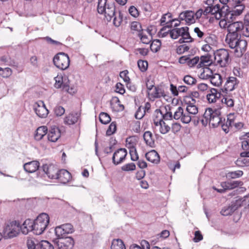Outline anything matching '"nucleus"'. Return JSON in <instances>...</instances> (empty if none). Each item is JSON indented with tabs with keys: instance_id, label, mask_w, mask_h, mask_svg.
<instances>
[{
	"instance_id": "f257e3e1",
	"label": "nucleus",
	"mask_w": 249,
	"mask_h": 249,
	"mask_svg": "<svg viewBox=\"0 0 249 249\" xmlns=\"http://www.w3.org/2000/svg\"><path fill=\"white\" fill-rule=\"evenodd\" d=\"M49 223L48 214L42 213L34 221L30 219L25 220L21 227V231L24 234H27L29 231H33L36 235H40L46 230Z\"/></svg>"
},
{
	"instance_id": "f03ea898",
	"label": "nucleus",
	"mask_w": 249,
	"mask_h": 249,
	"mask_svg": "<svg viewBox=\"0 0 249 249\" xmlns=\"http://www.w3.org/2000/svg\"><path fill=\"white\" fill-rule=\"evenodd\" d=\"M97 11L100 14H104L105 19L110 21L113 18V24L116 27H119L123 21V14L120 11L118 16L116 11L114 2H109L108 0H98Z\"/></svg>"
},
{
	"instance_id": "7ed1b4c3",
	"label": "nucleus",
	"mask_w": 249,
	"mask_h": 249,
	"mask_svg": "<svg viewBox=\"0 0 249 249\" xmlns=\"http://www.w3.org/2000/svg\"><path fill=\"white\" fill-rule=\"evenodd\" d=\"M245 9L244 4L235 5L232 8L229 7H225L223 6V9L221 13L218 14V18H221L220 22L222 23L225 21L224 27L227 25L228 23H231L236 18L240 16Z\"/></svg>"
},
{
	"instance_id": "20e7f679",
	"label": "nucleus",
	"mask_w": 249,
	"mask_h": 249,
	"mask_svg": "<svg viewBox=\"0 0 249 249\" xmlns=\"http://www.w3.org/2000/svg\"><path fill=\"white\" fill-rule=\"evenodd\" d=\"M203 117L205 119V123L208 122L213 127H216L222 123V121H225V119L221 117L219 109L213 110L211 108H206L203 114Z\"/></svg>"
},
{
	"instance_id": "39448f33",
	"label": "nucleus",
	"mask_w": 249,
	"mask_h": 249,
	"mask_svg": "<svg viewBox=\"0 0 249 249\" xmlns=\"http://www.w3.org/2000/svg\"><path fill=\"white\" fill-rule=\"evenodd\" d=\"M226 42L231 49H235L237 51L238 49L242 51L245 50V48L247 45L246 40L240 39V36L234 34L228 33L226 38Z\"/></svg>"
},
{
	"instance_id": "423d86ee",
	"label": "nucleus",
	"mask_w": 249,
	"mask_h": 249,
	"mask_svg": "<svg viewBox=\"0 0 249 249\" xmlns=\"http://www.w3.org/2000/svg\"><path fill=\"white\" fill-rule=\"evenodd\" d=\"M21 227L16 221L7 224L3 230V238L8 239L17 236L19 233Z\"/></svg>"
},
{
	"instance_id": "0eeeda50",
	"label": "nucleus",
	"mask_w": 249,
	"mask_h": 249,
	"mask_svg": "<svg viewBox=\"0 0 249 249\" xmlns=\"http://www.w3.org/2000/svg\"><path fill=\"white\" fill-rule=\"evenodd\" d=\"M54 65L60 70L67 69L70 65V58L68 55L64 53H59L53 59Z\"/></svg>"
},
{
	"instance_id": "6e6552de",
	"label": "nucleus",
	"mask_w": 249,
	"mask_h": 249,
	"mask_svg": "<svg viewBox=\"0 0 249 249\" xmlns=\"http://www.w3.org/2000/svg\"><path fill=\"white\" fill-rule=\"evenodd\" d=\"M214 55V62L221 67H225L228 63L229 54L228 51L224 49H219L214 52L213 50Z\"/></svg>"
},
{
	"instance_id": "1a4fd4ad",
	"label": "nucleus",
	"mask_w": 249,
	"mask_h": 249,
	"mask_svg": "<svg viewBox=\"0 0 249 249\" xmlns=\"http://www.w3.org/2000/svg\"><path fill=\"white\" fill-rule=\"evenodd\" d=\"M55 83L54 84V87L56 88H62V89L70 93L73 92V88H70V82L69 80L66 77H62L61 76L58 75L57 77L54 78Z\"/></svg>"
},
{
	"instance_id": "9d476101",
	"label": "nucleus",
	"mask_w": 249,
	"mask_h": 249,
	"mask_svg": "<svg viewBox=\"0 0 249 249\" xmlns=\"http://www.w3.org/2000/svg\"><path fill=\"white\" fill-rule=\"evenodd\" d=\"M59 238L56 242V246L58 249H72L74 245L73 239L71 237H64L63 236L58 237Z\"/></svg>"
},
{
	"instance_id": "9b49d317",
	"label": "nucleus",
	"mask_w": 249,
	"mask_h": 249,
	"mask_svg": "<svg viewBox=\"0 0 249 249\" xmlns=\"http://www.w3.org/2000/svg\"><path fill=\"white\" fill-rule=\"evenodd\" d=\"M34 110L36 114L41 118H46L49 113L44 102L41 101L35 103L34 105Z\"/></svg>"
},
{
	"instance_id": "f8f14e48",
	"label": "nucleus",
	"mask_w": 249,
	"mask_h": 249,
	"mask_svg": "<svg viewBox=\"0 0 249 249\" xmlns=\"http://www.w3.org/2000/svg\"><path fill=\"white\" fill-rule=\"evenodd\" d=\"M127 154V151L125 148H120L117 150L114 153L112 158L113 164L117 165L123 162Z\"/></svg>"
},
{
	"instance_id": "ddd939ff",
	"label": "nucleus",
	"mask_w": 249,
	"mask_h": 249,
	"mask_svg": "<svg viewBox=\"0 0 249 249\" xmlns=\"http://www.w3.org/2000/svg\"><path fill=\"white\" fill-rule=\"evenodd\" d=\"M173 117L175 120L181 119V122L184 124H188L193 120L188 113H184L183 109L181 107H178L177 110L174 112Z\"/></svg>"
},
{
	"instance_id": "4468645a",
	"label": "nucleus",
	"mask_w": 249,
	"mask_h": 249,
	"mask_svg": "<svg viewBox=\"0 0 249 249\" xmlns=\"http://www.w3.org/2000/svg\"><path fill=\"white\" fill-rule=\"evenodd\" d=\"M243 23L240 21L233 22L227 25L228 33L241 36Z\"/></svg>"
},
{
	"instance_id": "2eb2a0df",
	"label": "nucleus",
	"mask_w": 249,
	"mask_h": 249,
	"mask_svg": "<svg viewBox=\"0 0 249 249\" xmlns=\"http://www.w3.org/2000/svg\"><path fill=\"white\" fill-rule=\"evenodd\" d=\"M189 36V28L188 27L175 28L170 30V36L173 39H176L179 36Z\"/></svg>"
},
{
	"instance_id": "dca6fc26",
	"label": "nucleus",
	"mask_w": 249,
	"mask_h": 249,
	"mask_svg": "<svg viewBox=\"0 0 249 249\" xmlns=\"http://www.w3.org/2000/svg\"><path fill=\"white\" fill-rule=\"evenodd\" d=\"M73 231V226L70 223L63 224L57 227L55 229V232L57 237L63 236L64 234L72 233Z\"/></svg>"
},
{
	"instance_id": "f3484780",
	"label": "nucleus",
	"mask_w": 249,
	"mask_h": 249,
	"mask_svg": "<svg viewBox=\"0 0 249 249\" xmlns=\"http://www.w3.org/2000/svg\"><path fill=\"white\" fill-rule=\"evenodd\" d=\"M43 171L46 174L48 177L52 179H55L57 177L59 170L53 164H44L42 166Z\"/></svg>"
},
{
	"instance_id": "a211bd4d",
	"label": "nucleus",
	"mask_w": 249,
	"mask_h": 249,
	"mask_svg": "<svg viewBox=\"0 0 249 249\" xmlns=\"http://www.w3.org/2000/svg\"><path fill=\"white\" fill-rule=\"evenodd\" d=\"M239 83V81L235 77H229L225 84L224 88L222 89L223 92L227 93L228 91H231L234 90L235 86Z\"/></svg>"
},
{
	"instance_id": "6ab92c4d",
	"label": "nucleus",
	"mask_w": 249,
	"mask_h": 249,
	"mask_svg": "<svg viewBox=\"0 0 249 249\" xmlns=\"http://www.w3.org/2000/svg\"><path fill=\"white\" fill-rule=\"evenodd\" d=\"M195 13L192 11H185L180 13L178 19L184 20L186 24L190 25L195 22Z\"/></svg>"
},
{
	"instance_id": "aec40b11",
	"label": "nucleus",
	"mask_w": 249,
	"mask_h": 249,
	"mask_svg": "<svg viewBox=\"0 0 249 249\" xmlns=\"http://www.w3.org/2000/svg\"><path fill=\"white\" fill-rule=\"evenodd\" d=\"M239 207V204H237V200H236L235 201L232 202L231 205L224 206L220 213L224 216H228L231 214Z\"/></svg>"
},
{
	"instance_id": "412c9836",
	"label": "nucleus",
	"mask_w": 249,
	"mask_h": 249,
	"mask_svg": "<svg viewBox=\"0 0 249 249\" xmlns=\"http://www.w3.org/2000/svg\"><path fill=\"white\" fill-rule=\"evenodd\" d=\"M221 94L216 89L212 88L207 94L206 98L210 103H215L221 97Z\"/></svg>"
},
{
	"instance_id": "4be33fe9",
	"label": "nucleus",
	"mask_w": 249,
	"mask_h": 249,
	"mask_svg": "<svg viewBox=\"0 0 249 249\" xmlns=\"http://www.w3.org/2000/svg\"><path fill=\"white\" fill-rule=\"evenodd\" d=\"M147 94L149 98L152 101H154L156 98H160L161 97H164L165 96L163 90L159 87H155L150 92H148Z\"/></svg>"
},
{
	"instance_id": "5701e85b",
	"label": "nucleus",
	"mask_w": 249,
	"mask_h": 249,
	"mask_svg": "<svg viewBox=\"0 0 249 249\" xmlns=\"http://www.w3.org/2000/svg\"><path fill=\"white\" fill-rule=\"evenodd\" d=\"M57 175V177L55 179H58L60 182L64 184L69 182L71 178V173L65 169L59 170Z\"/></svg>"
},
{
	"instance_id": "b1692460",
	"label": "nucleus",
	"mask_w": 249,
	"mask_h": 249,
	"mask_svg": "<svg viewBox=\"0 0 249 249\" xmlns=\"http://www.w3.org/2000/svg\"><path fill=\"white\" fill-rule=\"evenodd\" d=\"M60 131L56 127H52L48 134V139L52 142H55L60 137Z\"/></svg>"
},
{
	"instance_id": "393cba45",
	"label": "nucleus",
	"mask_w": 249,
	"mask_h": 249,
	"mask_svg": "<svg viewBox=\"0 0 249 249\" xmlns=\"http://www.w3.org/2000/svg\"><path fill=\"white\" fill-rule=\"evenodd\" d=\"M80 116L78 112H71L64 118V123L68 125L73 124L77 122Z\"/></svg>"
},
{
	"instance_id": "a878e982",
	"label": "nucleus",
	"mask_w": 249,
	"mask_h": 249,
	"mask_svg": "<svg viewBox=\"0 0 249 249\" xmlns=\"http://www.w3.org/2000/svg\"><path fill=\"white\" fill-rule=\"evenodd\" d=\"M145 156L148 161L153 163L157 164L160 161V156L155 150H152L147 152Z\"/></svg>"
},
{
	"instance_id": "bb28decb",
	"label": "nucleus",
	"mask_w": 249,
	"mask_h": 249,
	"mask_svg": "<svg viewBox=\"0 0 249 249\" xmlns=\"http://www.w3.org/2000/svg\"><path fill=\"white\" fill-rule=\"evenodd\" d=\"M24 169L26 172L34 173L36 172L39 167V163L36 160H33L24 164Z\"/></svg>"
},
{
	"instance_id": "cd10ccee",
	"label": "nucleus",
	"mask_w": 249,
	"mask_h": 249,
	"mask_svg": "<svg viewBox=\"0 0 249 249\" xmlns=\"http://www.w3.org/2000/svg\"><path fill=\"white\" fill-rule=\"evenodd\" d=\"M243 182L241 181L230 180L227 182H222L221 185L225 190H231L235 188L241 186Z\"/></svg>"
},
{
	"instance_id": "c85d7f7f",
	"label": "nucleus",
	"mask_w": 249,
	"mask_h": 249,
	"mask_svg": "<svg viewBox=\"0 0 249 249\" xmlns=\"http://www.w3.org/2000/svg\"><path fill=\"white\" fill-rule=\"evenodd\" d=\"M212 56L209 53L205 55H202L199 58L200 62L197 67L201 68L203 66H208L212 63Z\"/></svg>"
},
{
	"instance_id": "c756f323",
	"label": "nucleus",
	"mask_w": 249,
	"mask_h": 249,
	"mask_svg": "<svg viewBox=\"0 0 249 249\" xmlns=\"http://www.w3.org/2000/svg\"><path fill=\"white\" fill-rule=\"evenodd\" d=\"M223 121L222 122H223ZM234 119H233V115L231 114H230L227 116V120L226 122L223 123L221 124L222 130L226 133H227L229 132L230 127L232 126V125L233 124Z\"/></svg>"
},
{
	"instance_id": "7c9ffc66",
	"label": "nucleus",
	"mask_w": 249,
	"mask_h": 249,
	"mask_svg": "<svg viewBox=\"0 0 249 249\" xmlns=\"http://www.w3.org/2000/svg\"><path fill=\"white\" fill-rule=\"evenodd\" d=\"M48 129L46 126L38 127L35 131L34 138L36 141L41 140L47 133Z\"/></svg>"
},
{
	"instance_id": "2f4dec72",
	"label": "nucleus",
	"mask_w": 249,
	"mask_h": 249,
	"mask_svg": "<svg viewBox=\"0 0 249 249\" xmlns=\"http://www.w3.org/2000/svg\"><path fill=\"white\" fill-rule=\"evenodd\" d=\"M195 100L191 98V101H188L187 103V106L186 107V110L187 112L186 113H188L189 115L190 114H196L198 112V108L196 105H195Z\"/></svg>"
},
{
	"instance_id": "473e14b6",
	"label": "nucleus",
	"mask_w": 249,
	"mask_h": 249,
	"mask_svg": "<svg viewBox=\"0 0 249 249\" xmlns=\"http://www.w3.org/2000/svg\"><path fill=\"white\" fill-rule=\"evenodd\" d=\"M143 137L146 144L150 147H153L154 144V139L152 133L149 131H145Z\"/></svg>"
},
{
	"instance_id": "72a5a7b5",
	"label": "nucleus",
	"mask_w": 249,
	"mask_h": 249,
	"mask_svg": "<svg viewBox=\"0 0 249 249\" xmlns=\"http://www.w3.org/2000/svg\"><path fill=\"white\" fill-rule=\"evenodd\" d=\"M203 71L200 74V77L203 79H210L213 73L212 70L208 66L204 67Z\"/></svg>"
},
{
	"instance_id": "f704fd0d",
	"label": "nucleus",
	"mask_w": 249,
	"mask_h": 249,
	"mask_svg": "<svg viewBox=\"0 0 249 249\" xmlns=\"http://www.w3.org/2000/svg\"><path fill=\"white\" fill-rule=\"evenodd\" d=\"M212 84L214 86L219 87L222 83V76L218 73H214L210 79Z\"/></svg>"
},
{
	"instance_id": "c9c22d12",
	"label": "nucleus",
	"mask_w": 249,
	"mask_h": 249,
	"mask_svg": "<svg viewBox=\"0 0 249 249\" xmlns=\"http://www.w3.org/2000/svg\"><path fill=\"white\" fill-rule=\"evenodd\" d=\"M111 249H125V247L122 240L114 239L112 242Z\"/></svg>"
},
{
	"instance_id": "e433bc0d",
	"label": "nucleus",
	"mask_w": 249,
	"mask_h": 249,
	"mask_svg": "<svg viewBox=\"0 0 249 249\" xmlns=\"http://www.w3.org/2000/svg\"><path fill=\"white\" fill-rule=\"evenodd\" d=\"M241 35L249 37V16H246L245 18V23H243Z\"/></svg>"
},
{
	"instance_id": "4c0bfd02",
	"label": "nucleus",
	"mask_w": 249,
	"mask_h": 249,
	"mask_svg": "<svg viewBox=\"0 0 249 249\" xmlns=\"http://www.w3.org/2000/svg\"><path fill=\"white\" fill-rule=\"evenodd\" d=\"M39 241L35 238L28 239L27 246L28 249H39Z\"/></svg>"
},
{
	"instance_id": "58836bf2",
	"label": "nucleus",
	"mask_w": 249,
	"mask_h": 249,
	"mask_svg": "<svg viewBox=\"0 0 249 249\" xmlns=\"http://www.w3.org/2000/svg\"><path fill=\"white\" fill-rule=\"evenodd\" d=\"M211 8V14L215 15V17L217 19H220L221 18H218V14L221 13L223 7L221 8L219 4H216L214 5L210 6Z\"/></svg>"
},
{
	"instance_id": "ea45409f",
	"label": "nucleus",
	"mask_w": 249,
	"mask_h": 249,
	"mask_svg": "<svg viewBox=\"0 0 249 249\" xmlns=\"http://www.w3.org/2000/svg\"><path fill=\"white\" fill-rule=\"evenodd\" d=\"M141 245L140 246L136 244H132L130 246V249H150V245L146 240H142Z\"/></svg>"
},
{
	"instance_id": "a19ab883",
	"label": "nucleus",
	"mask_w": 249,
	"mask_h": 249,
	"mask_svg": "<svg viewBox=\"0 0 249 249\" xmlns=\"http://www.w3.org/2000/svg\"><path fill=\"white\" fill-rule=\"evenodd\" d=\"M159 125L160 126V132L162 134H165L169 132L171 128L162 120L159 121Z\"/></svg>"
},
{
	"instance_id": "79ce46f5",
	"label": "nucleus",
	"mask_w": 249,
	"mask_h": 249,
	"mask_svg": "<svg viewBox=\"0 0 249 249\" xmlns=\"http://www.w3.org/2000/svg\"><path fill=\"white\" fill-rule=\"evenodd\" d=\"M161 45V43L160 40H154L150 44V49L151 51L154 53H157L160 50Z\"/></svg>"
},
{
	"instance_id": "37998d69",
	"label": "nucleus",
	"mask_w": 249,
	"mask_h": 249,
	"mask_svg": "<svg viewBox=\"0 0 249 249\" xmlns=\"http://www.w3.org/2000/svg\"><path fill=\"white\" fill-rule=\"evenodd\" d=\"M237 203L239 206H245L246 208H249V194L243 197L237 199Z\"/></svg>"
},
{
	"instance_id": "c03bdc74",
	"label": "nucleus",
	"mask_w": 249,
	"mask_h": 249,
	"mask_svg": "<svg viewBox=\"0 0 249 249\" xmlns=\"http://www.w3.org/2000/svg\"><path fill=\"white\" fill-rule=\"evenodd\" d=\"M99 120L103 124H107L111 121L110 116L107 113L101 112L99 114Z\"/></svg>"
},
{
	"instance_id": "a18cd8bd",
	"label": "nucleus",
	"mask_w": 249,
	"mask_h": 249,
	"mask_svg": "<svg viewBox=\"0 0 249 249\" xmlns=\"http://www.w3.org/2000/svg\"><path fill=\"white\" fill-rule=\"evenodd\" d=\"M39 249H53V246L47 240L39 241Z\"/></svg>"
},
{
	"instance_id": "49530a36",
	"label": "nucleus",
	"mask_w": 249,
	"mask_h": 249,
	"mask_svg": "<svg viewBox=\"0 0 249 249\" xmlns=\"http://www.w3.org/2000/svg\"><path fill=\"white\" fill-rule=\"evenodd\" d=\"M184 83L190 86H193L196 83V80L195 78L190 75H186L183 78Z\"/></svg>"
},
{
	"instance_id": "de8ad7c7",
	"label": "nucleus",
	"mask_w": 249,
	"mask_h": 249,
	"mask_svg": "<svg viewBox=\"0 0 249 249\" xmlns=\"http://www.w3.org/2000/svg\"><path fill=\"white\" fill-rule=\"evenodd\" d=\"M117 124L115 122H112L109 125L107 131V136H110L115 133L116 131Z\"/></svg>"
},
{
	"instance_id": "09e8293b",
	"label": "nucleus",
	"mask_w": 249,
	"mask_h": 249,
	"mask_svg": "<svg viewBox=\"0 0 249 249\" xmlns=\"http://www.w3.org/2000/svg\"><path fill=\"white\" fill-rule=\"evenodd\" d=\"M190 49V47L186 44H182L178 46L176 49V53L178 54H181Z\"/></svg>"
},
{
	"instance_id": "8fccbe9b",
	"label": "nucleus",
	"mask_w": 249,
	"mask_h": 249,
	"mask_svg": "<svg viewBox=\"0 0 249 249\" xmlns=\"http://www.w3.org/2000/svg\"><path fill=\"white\" fill-rule=\"evenodd\" d=\"M138 66L142 72L145 71L148 67V63L146 61L139 60L137 62Z\"/></svg>"
},
{
	"instance_id": "3c124183",
	"label": "nucleus",
	"mask_w": 249,
	"mask_h": 249,
	"mask_svg": "<svg viewBox=\"0 0 249 249\" xmlns=\"http://www.w3.org/2000/svg\"><path fill=\"white\" fill-rule=\"evenodd\" d=\"M128 72L127 70L122 71L120 73V76L126 82L127 87H128V85H130L129 83L130 78L128 76Z\"/></svg>"
},
{
	"instance_id": "603ef678",
	"label": "nucleus",
	"mask_w": 249,
	"mask_h": 249,
	"mask_svg": "<svg viewBox=\"0 0 249 249\" xmlns=\"http://www.w3.org/2000/svg\"><path fill=\"white\" fill-rule=\"evenodd\" d=\"M199 60V57L198 56H195L191 58V55H189L188 66L190 68L193 67L198 63Z\"/></svg>"
},
{
	"instance_id": "864d4df0",
	"label": "nucleus",
	"mask_w": 249,
	"mask_h": 249,
	"mask_svg": "<svg viewBox=\"0 0 249 249\" xmlns=\"http://www.w3.org/2000/svg\"><path fill=\"white\" fill-rule=\"evenodd\" d=\"M243 174L242 171L238 170L234 172H231L228 173L227 177L229 178H235L241 177Z\"/></svg>"
},
{
	"instance_id": "5fc2aeb1",
	"label": "nucleus",
	"mask_w": 249,
	"mask_h": 249,
	"mask_svg": "<svg viewBox=\"0 0 249 249\" xmlns=\"http://www.w3.org/2000/svg\"><path fill=\"white\" fill-rule=\"evenodd\" d=\"M121 169L124 171H133L136 169V165L134 163L131 162L124 165Z\"/></svg>"
},
{
	"instance_id": "6e6d98bb",
	"label": "nucleus",
	"mask_w": 249,
	"mask_h": 249,
	"mask_svg": "<svg viewBox=\"0 0 249 249\" xmlns=\"http://www.w3.org/2000/svg\"><path fill=\"white\" fill-rule=\"evenodd\" d=\"M129 153L131 156V160H132L136 161L139 159V156L135 147H131L130 149Z\"/></svg>"
},
{
	"instance_id": "4d7b16f0",
	"label": "nucleus",
	"mask_w": 249,
	"mask_h": 249,
	"mask_svg": "<svg viewBox=\"0 0 249 249\" xmlns=\"http://www.w3.org/2000/svg\"><path fill=\"white\" fill-rule=\"evenodd\" d=\"M138 36L140 38L142 42L146 44H149L151 41V37H149L147 36L143 35L142 32L139 33Z\"/></svg>"
},
{
	"instance_id": "13d9d810",
	"label": "nucleus",
	"mask_w": 249,
	"mask_h": 249,
	"mask_svg": "<svg viewBox=\"0 0 249 249\" xmlns=\"http://www.w3.org/2000/svg\"><path fill=\"white\" fill-rule=\"evenodd\" d=\"M131 29L134 31H137L139 33H142V32L141 24L137 21H133L131 23Z\"/></svg>"
},
{
	"instance_id": "bf43d9fd",
	"label": "nucleus",
	"mask_w": 249,
	"mask_h": 249,
	"mask_svg": "<svg viewBox=\"0 0 249 249\" xmlns=\"http://www.w3.org/2000/svg\"><path fill=\"white\" fill-rule=\"evenodd\" d=\"M194 41V39L192 38L189 34V36H182L179 39L178 42L180 44L186 42L190 43Z\"/></svg>"
},
{
	"instance_id": "052dcab7",
	"label": "nucleus",
	"mask_w": 249,
	"mask_h": 249,
	"mask_svg": "<svg viewBox=\"0 0 249 249\" xmlns=\"http://www.w3.org/2000/svg\"><path fill=\"white\" fill-rule=\"evenodd\" d=\"M128 12L134 18H137L139 15L138 10L134 6H131L128 9Z\"/></svg>"
},
{
	"instance_id": "680f3d73",
	"label": "nucleus",
	"mask_w": 249,
	"mask_h": 249,
	"mask_svg": "<svg viewBox=\"0 0 249 249\" xmlns=\"http://www.w3.org/2000/svg\"><path fill=\"white\" fill-rule=\"evenodd\" d=\"M65 109L61 106H58L55 107L54 111L55 114L57 116H61L65 113Z\"/></svg>"
},
{
	"instance_id": "e2e57ef3",
	"label": "nucleus",
	"mask_w": 249,
	"mask_h": 249,
	"mask_svg": "<svg viewBox=\"0 0 249 249\" xmlns=\"http://www.w3.org/2000/svg\"><path fill=\"white\" fill-rule=\"evenodd\" d=\"M12 74L11 69L9 68H6L4 70L0 68V74H2L3 77H8Z\"/></svg>"
},
{
	"instance_id": "0e129e2a",
	"label": "nucleus",
	"mask_w": 249,
	"mask_h": 249,
	"mask_svg": "<svg viewBox=\"0 0 249 249\" xmlns=\"http://www.w3.org/2000/svg\"><path fill=\"white\" fill-rule=\"evenodd\" d=\"M222 102L229 107H232L234 106L233 100L229 97H224L222 100Z\"/></svg>"
},
{
	"instance_id": "69168bd1",
	"label": "nucleus",
	"mask_w": 249,
	"mask_h": 249,
	"mask_svg": "<svg viewBox=\"0 0 249 249\" xmlns=\"http://www.w3.org/2000/svg\"><path fill=\"white\" fill-rule=\"evenodd\" d=\"M146 86L147 90V93L150 92L154 88L155 83L153 81L148 79L146 81Z\"/></svg>"
},
{
	"instance_id": "338daca9",
	"label": "nucleus",
	"mask_w": 249,
	"mask_h": 249,
	"mask_svg": "<svg viewBox=\"0 0 249 249\" xmlns=\"http://www.w3.org/2000/svg\"><path fill=\"white\" fill-rule=\"evenodd\" d=\"M145 113L142 109V107H139L135 114V117L137 119H141L144 116Z\"/></svg>"
},
{
	"instance_id": "774afa93",
	"label": "nucleus",
	"mask_w": 249,
	"mask_h": 249,
	"mask_svg": "<svg viewBox=\"0 0 249 249\" xmlns=\"http://www.w3.org/2000/svg\"><path fill=\"white\" fill-rule=\"evenodd\" d=\"M242 140V147L244 150H248L249 149V141L247 140L244 139V137L242 136L240 138Z\"/></svg>"
}]
</instances>
